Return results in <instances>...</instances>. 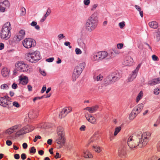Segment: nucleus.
I'll return each mask as SVG.
<instances>
[{
	"label": "nucleus",
	"mask_w": 160,
	"mask_h": 160,
	"mask_svg": "<svg viewBox=\"0 0 160 160\" xmlns=\"http://www.w3.org/2000/svg\"><path fill=\"white\" fill-rule=\"evenodd\" d=\"M146 134L140 135L137 134L136 137H130L127 141L128 146L131 148H133L137 146L139 148L145 146L148 143Z\"/></svg>",
	"instance_id": "obj_1"
},
{
	"label": "nucleus",
	"mask_w": 160,
	"mask_h": 160,
	"mask_svg": "<svg viewBox=\"0 0 160 160\" xmlns=\"http://www.w3.org/2000/svg\"><path fill=\"white\" fill-rule=\"evenodd\" d=\"M98 22V14L95 12L87 20L85 24L86 30L91 32L97 27Z\"/></svg>",
	"instance_id": "obj_2"
},
{
	"label": "nucleus",
	"mask_w": 160,
	"mask_h": 160,
	"mask_svg": "<svg viewBox=\"0 0 160 160\" xmlns=\"http://www.w3.org/2000/svg\"><path fill=\"white\" fill-rule=\"evenodd\" d=\"M11 26L9 22H6L3 26L0 32L1 38L2 39H8L10 37V31Z\"/></svg>",
	"instance_id": "obj_3"
},
{
	"label": "nucleus",
	"mask_w": 160,
	"mask_h": 160,
	"mask_svg": "<svg viewBox=\"0 0 160 160\" xmlns=\"http://www.w3.org/2000/svg\"><path fill=\"white\" fill-rule=\"evenodd\" d=\"M121 78L119 73L117 71H115L110 74L104 79L105 83L109 84L114 83L118 80Z\"/></svg>",
	"instance_id": "obj_4"
},
{
	"label": "nucleus",
	"mask_w": 160,
	"mask_h": 160,
	"mask_svg": "<svg viewBox=\"0 0 160 160\" xmlns=\"http://www.w3.org/2000/svg\"><path fill=\"white\" fill-rule=\"evenodd\" d=\"M26 58L27 60L31 62L35 63L41 58V57L39 52L36 51L28 53Z\"/></svg>",
	"instance_id": "obj_5"
},
{
	"label": "nucleus",
	"mask_w": 160,
	"mask_h": 160,
	"mask_svg": "<svg viewBox=\"0 0 160 160\" xmlns=\"http://www.w3.org/2000/svg\"><path fill=\"white\" fill-rule=\"evenodd\" d=\"M85 63H82L79 64L75 68L73 73L72 75V78L73 81H75L80 75L83 70L84 68Z\"/></svg>",
	"instance_id": "obj_6"
},
{
	"label": "nucleus",
	"mask_w": 160,
	"mask_h": 160,
	"mask_svg": "<svg viewBox=\"0 0 160 160\" xmlns=\"http://www.w3.org/2000/svg\"><path fill=\"white\" fill-rule=\"evenodd\" d=\"M57 130L58 136L56 139V142L59 144H64L65 142V139L63 129L62 127H59L58 128Z\"/></svg>",
	"instance_id": "obj_7"
},
{
	"label": "nucleus",
	"mask_w": 160,
	"mask_h": 160,
	"mask_svg": "<svg viewBox=\"0 0 160 160\" xmlns=\"http://www.w3.org/2000/svg\"><path fill=\"white\" fill-rule=\"evenodd\" d=\"M15 66L17 71L26 72H30L29 66L23 61H20L17 62L15 64Z\"/></svg>",
	"instance_id": "obj_8"
},
{
	"label": "nucleus",
	"mask_w": 160,
	"mask_h": 160,
	"mask_svg": "<svg viewBox=\"0 0 160 160\" xmlns=\"http://www.w3.org/2000/svg\"><path fill=\"white\" fill-rule=\"evenodd\" d=\"M11 98L7 95L0 97V105L3 107L9 108L12 106Z\"/></svg>",
	"instance_id": "obj_9"
},
{
	"label": "nucleus",
	"mask_w": 160,
	"mask_h": 160,
	"mask_svg": "<svg viewBox=\"0 0 160 160\" xmlns=\"http://www.w3.org/2000/svg\"><path fill=\"white\" fill-rule=\"evenodd\" d=\"M34 129V127L32 125H28L26 126L17 132L15 133V136H19L32 131Z\"/></svg>",
	"instance_id": "obj_10"
},
{
	"label": "nucleus",
	"mask_w": 160,
	"mask_h": 160,
	"mask_svg": "<svg viewBox=\"0 0 160 160\" xmlns=\"http://www.w3.org/2000/svg\"><path fill=\"white\" fill-rule=\"evenodd\" d=\"M22 44L26 48H29L36 45L34 40L31 38H28L25 39L22 42Z\"/></svg>",
	"instance_id": "obj_11"
},
{
	"label": "nucleus",
	"mask_w": 160,
	"mask_h": 160,
	"mask_svg": "<svg viewBox=\"0 0 160 160\" xmlns=\"http://www.w3.org/2000/svg\"><path fill=\"white\" fill-rule=\"evenodd\" d=\"M141 65H138L137 67L135 70L132 71V73L128 77V82H131L136 77L138 71L140 68Z\"/></svg>",
	"instance_id": "obj_12"
},
{
	"label": "nucleus",
	"mask_w": 160,
	"mask_h": 160,
	"mask_svg": "<svg viewBox=\"0 0 160 160\" xmlns=\"http://www.w3.org/2000/svg\"><path fill=\"white\" fill-rule=\"evenodd\" d=\"M126 148L125 145H122L118 150V155L121 158H124L126 156Z\"/></svg>",
	"instance_id": "obj_13"
},
{
	"label": "nucleus",
	"mask_w": 160,
	"mask_h": 160,
	"mask_svg": "<svg viewBox=\"0 0 160 160\" xmlns=\"http://www.w3.org/2000/svg\"><path fill=\"white\" fill-rule=\"evenodd\" d=\"M133 62L132 58L130 56H127L126 57L123 61V64L125 66H129L131 65Z\"/></svg>",
	"instance_id": "obj_14"
},
{
	"label": "nucleus",
	"mask_w": 160,
	"mask_h": 160,
	"mask_svg": "<svg viewBox=\"0 0 160 160\" xmlns=\"http://www.w3.org/2000/svg\"><path fill=\"white\" fill-rule=\"evenodd\" d=\"M20 83L23 85H26L28 82V77L25 76H20L19 77Z\"/></svg>",
	"instance_id": "obj_15"
},
{
	"label": "nucleus",
	"mask_w": 160,
	"mask_h": 160,
	"mask_svg": "<svg viewBox=\"0 0 160 160\" xmlns=\"http://www.w3.org/2000/svg\"><path fill=\"white\" fill-rule=\"evenodd\" d=\"M85 117L87 120L92 124H95L96 123V119L93 116L85 114Z\"/></svg>",
	"instance_id": "obj_16"
},
{
	"label": "nucleus",
	"mask_w": 160,
	"mask_h": 160,
	"mask_svg": "<svg viewBox=\"0 0 160 160\" xmlns=\"http://www.w3.org/2000/svg\"><path fill=\"white\" fill-rule=\"evenodd\" d=\"M91 59L93 61H99L101 60L99 52L94 53L91 55Z\"/></svg>",
	"instance_id": "obj_17"
},
{
	"label": "nucleus",
	"mask_w": 160,
	"mask_h": 160,
	"mask_svg": "<svg viewBox=\"0 0 160 160\" xmlns=\"http://www.w3.org/2000/svg\"><path fill=\"white\" fill-rule=\"evenodd\" d=\"M144 105L142 103L139 104L135 107L133 110L136 112L137 114H138L140 113L143 108Z\"/></svg>",
	"instance_id": "obj_18"
},
{
	"label": "nucleus",
	"mask_w": 160,
	"mask_h": 160,
	"mask_svg": "<svg viewBox=\"0 0 160 160\" xmlns=\"http://www.w3.org/2000/svg\"><path fill=\"white\" fill-rule=\"evenodd\" d=\"M101 60L103 59H108V52L105 51L98 52Z\"/></svg>",
	"instance_id": "obj_19"
},
{
	"label": "nucleus",
	"mask_w": 160,
	"mask_h": 160,
	"mask_svg": "<svg viewBox=\"0 0 160 160\" xmlns=\"http://www.w3.org/2000/svg\"><path fill=\"white\" fill-rule=\"evenodd\" d=\"M160 83V78L153 79L149 82V84L151 86H153Z\"/></svg>",
	"instance_id": "obj_20"
},
{
	"label": "nucleus",
	"mask_w": 160,
	"mask_h": 160,
	"mask_svg": "<svg viewBox=\"0 0 160 160\" xmlns=\"http://www.w3.org/2000/svg\"><path fill=\"white\" fill-rule=\"evenodd\" d=\"M149 27L153 29H156L158 27V23L156 21H152L148 23Z\"/></svg>",
	"instance_id": "obj_21"
},
{
	"label": "nucleus",
	"mask_w": 160,
	"mask_h": 160,
	"mask_svg": "<svg viewBox=\"0 0 160 160\" xmlns=\"http://www.w3.org/2000/svg\"><path fill=\"white\" fill-rule=\"evenodd\" d=\"M38 115V111L36 110L32 112H30L28 114V116L30 118H35Z\"/></svg>",
	"instance_id": "obj_22"
},
{
	"label": "nucleus",
	"mask_w": 160,
	"mask_h": 160,
	"mask_svg": "<svg viewBox=\"0 0 160 160\" xmlns=\"http://www.w3.org/2000/svg\"><path fill=\"white\" fill-rule=\"evenodd\" d=\"M23 38L24 37L22 36V35H20V34H18L17 35L14 37L13 40L16 42H18L22 40Z\"/></svg>",
	"instance_id": "obj_23"
},
{
	"label": "nucleus",
	"mask_w": 160,
	"mask_h": 160,
	"mask_svg": "<svg viewBox=\"0 0 160 160\" xmlns=\"http://www.w3.org/2000/svg\"><path fill=\"white\" fill-rule=\"evenodd\" d=\"M99 139L98 135V134H95L93 135L90 138L89 141V143L91 142H95L96 140Z\"/></svg>",
	"instance_id": "obj_24"
},
{
	"label": "nucleus",
	"mask_w": 160,
	"mask_h": 160,
	"mask_svg": "<svg viewBox=\"0 0 160 160\" xmlns=\"http://www.w3.org/2000/svg\"><path fill=\"white\" fill-rule=\"evenodd\" d=\"M136 112L133 109L132 110L131 112L129 114V118L130 120H133L138 115Z\"/></svg>",
	"instance_id": "obj_25"
},
{
	"label": "nucleus",
	"mask_w": 160,
	"mask_h": 160,
	"mask_svg": "<svg viewBox=\"0 0 160 160\" xmlns=\"http://www.w3.org/2000/svg\"><path fill=\"white\" fill-rule=\"evenodd\" d=\"M2 74L4 77H6L9 74V72L7 68H4L2 70Z\"/></svg>",
	"instance_id": "obj_26"
},
{
	"label": "nucleus",
	"mask_w": 160,
	"mask_h": 160,
	"mask_svg": "<svg viewBox=\"0 0 160 160\" xmlns=\"http://www.w3.org/2000/svg\"><path fill=\"white\" fill-rule=\"evenodd\" d=\"M83 156L84 157L86 158H91L92 157V155L88 150L84 152Z\"/></svg>",
	"instance_id": "obj_27"
},
{
	"label": "nucleus",
	"mask_w": 160,
	"mask_h": 160,
	"mask_svg": "<svg viewBox=\"0 0 160 160\" xmlns=\"http://www.w3.org/2000/svg\"><path fill=\"white\" fill-rule=\"evenodd\" d=\"M156 41L157 42H159L160 41V28H158L157 32L155 35Z\"/></svg>",
	"instance_id": "obj_28"
},
{
	"label": "nucleus",
	"mask_w": 160,
	"mask_h": 160,
	"mask_svg": "<svg viewBox=\"0 0 160 160\" xmlns=\"http://www.w3.org/2000/svg\"><path fill=\"white\" fill-rule=\"evenodd\" d=\"M115 56V54L112 50L108 53V59H110Z\"/></svg>",
	"instance_id": "obj_29"
},
{
	"label": "nucleus",
	"mask_w": 160,
	"mask_h": 160,
	"mask_svg": "<svg viewBox=\"0 0 160 160\" xmlns=\"http://www.w3.org/2000/svg\"><path fill=\"white\" fill-rule=\"evenodd\" d=\"M143 93L142 91H141L138 93L136 98V102H138L141 99L143 96Z\"/></svg>",
	"instance_id": "obj_30"
},
{
	"label": "nucleus",
	"mask_w": 160,
	"mask_h": 160,
	"mask_svg": "<svg viewBox=\"0 0 160 160\" xmlns=\"http://www.w3.org/2000/svg\"><path fill=\"white\" fill-rule=\"evenodd\" d=\"M103 78V76L99 74L96 77H94V79L95 81H100L102 80Z\"/></svg>",
	"instance_id": "obj_31"
},
{
	"label": "nucleus",
	"mask_w": 160,
	"mask_h": 160,
	"mask_svg": "<svg viewBox=\"0 0 160 160\" xmlns=\"http://www.w3.org/2000/svg\"><path fill=\"white\" fill-rule=\"evenodd\" d=\"M66 115L65 112H64V110L62 109L59 114V117L60 118H61L63 117H64Z\"/></svg>",
	"instance_id": "obj_32"
},
{
	"label": "nucleus",
	"mask_w": 160,
	"mask_h": 160,
	"mask_svg": "<svg viewBox=\"0 0 160 160\" xmlns=\"http://www.w3.org/2000/svg\"><path fill=\"white\" fill-rule=\"evenodd\" d=\"M64 112H65L66 115L69 113L71 111V108L70 107H66L63 109Z\"/></svg>",
	"instance_id": "obj_33"
},
{
	"label": "nucleus",
	"mask_w": 160,
	"mask_h": 160,
	"mask_svg": "<svg viewBox=\"0 0 160 160\" xmlns=\"http://www.w3.org/2000/svg\"><path fill=\"white\" fill-rule=\"evenodd\" d=\"M1 5L7 8L9 7V3L8 1L5 0L3 2Z\"/></svg>",
	"instance_id": "obj_34"
},
{
	"label": "nucleus",
	"mask_w": 160,
	"mask_h": 160,
	"mask_svg": "<svg viewBox=\"0 0 160 160\" xmlns=\"http://www.w3.org/2000/svg\"><path fill=\"white\" fill-rule=\"evenodd\" d=\"M121 128L120 127H118L115 128L114 134L115 136L117 135L118 133L120 131Z\"/></svg>",
	"instance_id": "obj_35"
},
{
	"label": "nucleus",
	"mask_w": 160,
	"mask_h": 160,
	"mask_svg": "<svg viewBox=\"0 0 160 160\" xmlns=\"http://www.w3.org/2000/svg\"><path fill=\"white\" fill-rule=\"evenodd\" d=\"M93 150L95 151L96 152L99 153L100 152L101 150L99 147H95V146H93Z\"/></svg>",
	"instance_id": "obj_36"
},
{
	"label": "nucleus",
	"mask_w": 160,
	"mask_h": 160,
	"mask_svg": "<svg viewBox=\"0 0 160 160\" xmlns=\"http://www.w3.org/2000/svg\"><path fill=\"white\" fill-rule=\"evenodd\" d=\"M13 131L11 128H10L7 129L5 132V133L8 134H10L13 132Z\"/></svg>",
	"instance_id": "obj_37"
},
{
	"label": "nucleus",
	"mask_w": 160,
	"mask_h": 160,
	"mask_svg": "<svg viewBox=\"0 0 160 160\" xmlns=\"http://www.w3.org/2000/svg\"><path fill=\"white\" fill-rule=\"evenodd\" d=\"M36 149L34 147H32L30 150V153L34 154L36 152Z\"/></svg>",
	"instance_id": "obj_38"
},
{
	"label": "nucleus",
	"mask_w": 160,
	"mask_h": 160,
	"mask_svg": "<svg viewBox=\"0 0 160 160\" xmlns=\"http://www.w3.org/2000/svg\"><path fill=\"white\" fill-rule=\"evenodd\" d=\"M21 10V14L22 15H24L26 13V10L25 8L23 7L22 8Z\"/></svg>",
	"instance_id": "obj_39"
},
{
	"label": "nucleus",
	"mask_w": 160,
	"mask_h": 160,
	"mask_svg": "<svg viewBox=\"0 0 160 160\" xmlns=\"http://www.w3.org/2000/svg\"><path fill=\"white\" fill-rule=\"evenodd\" d=\"M75 52L76 54H81L82 52L80 49L77 48L75 49Z\"/></svg>",
	"instance_id": "obj_40"
},
{
	"label": "nucleus",
	"mask_w": 160,
	"mask_h": 160,
	"mask_svg": "<svg viewBox=\"0 0 160 160\" xmlns=\"http://www.w3.org/2000/svg\"><path fill=\"white\" fill-rule=\"evenodd\" d=\"M119 25L121 28H122L125 26L124 22H120L119 23Z\"/></svg>",
	"instance_id": "obj_41"
},
{
	"label": "nucleus",
	"mask_w": 160,
	"mask_h": 160,
	"mask_svg": "<svg viewBox=\"0 0 160 160\" xmlns=\"http://www.w3.org/2000/svg\"><path fill=\"white\" fill-rule=\"evenodd\" d=\"M152 60L154 61H158V57L155 55H153L152 56Z\"/></svg>",
	"instance_id": "obj_42"
},
{
	"label": "nucleus",
	"mask_w": 160,
	"mask_h": 160,
	"mask_svg": "<svg viewBox=\"0 0 160 160\" xmlns=\"http://www.w3.org/2000/svg\"><path fill=\"white\" fill-rule=\"evenodd\" d=\"M115 55H117L120 53V52L116 48H114L112 49Z\"/></svg>",
	"instance_id": "obj_43"
},
{
	"label": "nucleus",
	"mask_w": 160,
	"mask_h": 160,
	"mask_svg": "<svg viewBox=\"0 0 160 160\" xmlns=\"http://www.w3.org/2000/svg\"><path fill=\"white\" fill-rule=\"evenodd\" d=\"M44 97V96H42V97H36L34 98L33 99V101L34 102H35V101H36L37 100H39L40 99L42 98H43Z\"/></svg>",
	"instance_id": "obj_44"
},
{
	"label": "nucleus",
	"mask_w": 160,
	"mask_h": 160,
	"mask_svg": "<svg viewBox=\"0 0 160 160\" xmlns=\"http://www.w3.org/2000/svg\"><path fill=\"white\" fill-rule=\"evenodd\" d=\"M51 12V10L49 8H48L47 12L45 14V16H46V17H47L50 14Z\"/></svg>",
	"instance_id": "obj_45"
},
{
	"label": "nucleus",
	"mask_w": 160,
	"mask_h": 160,
	"mask_svg": "<svg viewBox=\"0 0 160 160\" xmlns=\"http://www.w3.org/2000/svg\"><path fill=\"white\" fill-rule=\"evenodd\" d=\"M7 8L4 6H2L1 5L0 7V11L2 12H4L5 11V9Z\"/></svg>",
	"instance_id": "obj_46"
},
{
	"label": "nucleus",
	"mask_w": 160,
	"mask_h": 160,
	"mask_svg": "<svg viewBox=\"0 0 160 160\" xmlns=\"http://www.w3.org/2000/svg\"><path fill=\"white\" fill-rule=\"evenodd\" d=\"M83 3L85 5L88 6L90 3V0H84Z\"/></svg>",
	"instance_id": "obj_47"
},
{
	"label": "nucleus",
	"mask_w": 160,
	"mask_h": 160,
	"mask_svg": "<svg viewBox=\"0 0 160 160\" xmlns=\"http://www.w3.org/2000/svg\"><path fill=\"white\" fill-rule=\"evenodd\" d=\"M159 89L157 88L154 90V93L156 95H158L159 93Z\"/></svg>",
	"instance_id": "obj_48"
},
{
	"label": "nucleus",
	"mask_w": 160,
	"mask_h": 160,
	"mask_svg": "<svg viewBox=\"0 0 160 160\" xmlns=\"http://www.w3.org/2000/svg\"><path fill=\"white\" fill-rule=\"evenodd\" d=\"M123 46V44L122 43H118L117 44V47L118 49H121Z\"/></svg>",
	"instance_id": "obj_49"
},
{
	"label": "nucleus",
	"mask_w": 160,
	"mask_h": 160,
	"mask_svg": "<svg viewBox=\"0 0 160 160\" xmlns=\"http://www.w3.org/2000/svg\"><path fill=\"white\" fill-rule=\"evenodd\" d=\"M58 39L59 40H60L61 39L64 38H65V36L64 35L62 34H59L58 36Z\"/></svg>",
	"instance_id": "obj_50"
},
{
	"label": "nucleus",
	"mask_w": 160,
	"mask_h": 160,
	"mask_svg": "<svg viewBox=\"0 0 160 160\" xmlns=\"http://www.w3.org/2000/svg\"><path fill=\"white\" fill-rule=\"evenodd\" d=\"M98 106L97 105H96L95 106L92 107L91 108H92V110L94 112L95 111H96L97 110V109L98 108Z\"/></svg>",
	"instance_id": "obj_51"
},
{
	"label": "nucleus",
	"mask_w": 160,
	"mask_h": 160,
	"mask_svg": "<svg viewBox=\"0 0 160 160\" xmlns=\"http://www.w3.org/2000/svg\"><path fill=\"white\" fill-rule=\"evenodd\" d=\"M70 42H66L64 43V45L67 46H68L69 48H72V46L70 45Z\"/></svg>",
	"instance_id": "obj_52"
},
{
	"label": "nucleus",
	"mask_w": 160,
	"mask_h": 160,
	"mask_svg": "<svg viewBox=\"0 0 160 160\" xmlns=\"http://www.w3.org/2000/svg\"><path fill=\"white\" fill-rule=\"evenodd\" d=\"M13 106L17 107L18 108L19 107V103L17 102H14L13 103Z\"/></svg>",
	"instance_id": "obj_53"
},
{
	"label": "nucleus",
	"mask_w": 160,
	"mask_h": 160,
	"mask_svg": "<svg viewBox=\"0 0 160 160\" xmlns=\"http://www.w3.org/2000/svg\"><path fill=\"white\" fill-rule=\"evenodd\" d=\"M54 60V58H49L47 59H46V61L48 62H52Z\"/></svg>",
	"instance_id": "obj_54"
},
{
	"label": "nucleus",
	"mask_w": 160,
	"mask_h": 160,
	"mask_svg": "<svg viewBox=\"0 0 160 160\" xmlns=\"http://www.w3.org/2000/svg\"><path fill=\"white\" fill-rule=\"evenodd\" d=\"M8 88V86L6 84H3L1 86V88L2 89H6Z\"/></svg>",
	"instance_id": "obj_55"
},
{
	"label": "nucleus",
	"mask_w": 160,
	"mask_h": 160,
	"mask_svg": "<svg viewBox=\"0 0 160 160\" xmlns=\"http://www.w3.org/2000/svg\"><path fill=\"white\" fill-rule=\"evenodd\" d=\"M41 138V137L40 136H35V138L33 140V141L34 142H35L37 141L38 139H40Z\"/></svg>",
	"instance_id": "obj_56"
},
{
	"label": "nucleus",
	"mask_w": 160,
	"mask_h": 160,
	"mask_svg": "<svg viewBox=\"0 0 160 160\" xmlns=\"http://www.w3.org/2000/svg\"><path fill=\"white\" fill-rule=\"evenodd\" d=\"M18 34H20V35H22V36L24 37L25 35V32L24 30H22L19 31V33Z\"/></svg>",
	"instance_id": "obj_57"
},
{
	"label": "nucleus",
	"mask_w": 160,
	"mask_h": 160,
	"mask_svg": "<svg viewBox=\"0 0 160 160\" xmlns=\"http://www.w3.org/2000/svg\"><path fill=\"white\" fill-rule=\"evenodd\" d=\"M40 73L44 76H45L46 75V73L44 71L40 69Z\"/></svg>",
	"instance_id": "obj_58"
},
{
	"label": "nucleus",
	"mask_w": 160,
	"mask_h": 160,
	"mask_svg": "<svg viewBox=\"0 0 160 160\" xmlns=\"http://www.w3.org/2000/svg\"><path fill=\"white\" fill-rule=\"evenodd\" d=\"M98 6V5L97 4H95L93 5L92 8H91V11H94V10Z\"/></svg>",
	"instance_id": "obj_59"
},
{
	"label": "nucleus",
	"mask_w": 160,
	"mask_h": 160,
	"mask_svg": "<svg viewBox=\"0 0 160 160\" xmlns=\"http://www.w3.org/2000/svg\"><path fill=\"white\" fill-rule=\"evenodd\" d=\"M19 126V125H16L13 127H11V128H12V129L14 131L15 130L18 129Z\"/></svg>",
	"instance_id": "obj_60"
},
{
	"label": "nucleus",
	"mask_w": 160,
	"mask_h": 160,
	"mask_svg": "<svg viewBox=\"0 0 160 160\" xmlns=\"http://www.w3.org/2000/svg\"><path fill=\"white\" fill-rule=\"evenodd\" d=\"M12 88L14 89H16L18 87L17 84L14 83L12 86Z\"/></svg>",
	"instance_id": "obj_61"
},
{
	"label": "nucleus",
	"mask_w": 160,
	"mask_h": 160,
	"mask_svg": "<svg viewBox=\"0 0 160 160\" xmlns=\"http://www.w3.org/2000/svg\"><path fill=\"white\" fill-rule=\"evenodd\" d=\"M46 90V87L45 85H44L41 91L42 93H43Z\"/></svg>",
	"instance_id": "obj_62"
},
{
	"label": "nucleus",
	"mask_w": 160,
	"mask_h": 160,
	"mask_svg": "<svg viewBox=\"0 0 160 160\" xmlns=\"http://www.w3.org/2000/svg\"><path fill=\"white\" fill-rule=\"evenodd\" d=\"M6 143L7 145H8V146L11 145L12 144V142L11 141L9 140H7L6 141Z\"/></svg>",
	"instance_id": "obj_63"
},
{
	"label": "nucleus",
	"mask_w": 160,
	"mask_h": 160,
	"mask_svg": "<svg viewBox=\"0 0 160 160\" xmlns=\"http://www.w3.org/2000/svg\"><path fill=\"white\" fill-rule=\"evenodd\" d=\"M135 8L139 12L141 11V8L139 6L137 5H135Z\"/></svg>",
	"instance_id": "obj_64"
}]
</instances>
